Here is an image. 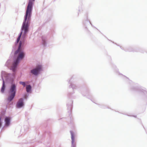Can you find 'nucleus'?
I'll list each match as a JSON object with an SVG mask.
<instances>
[{
    "mask_svg": "<svg viewBox=\"0 0 147 147\" xmlns=\"http://www.w3.org/2000/svg\"><path fill=\"white\" fill-rule=\"evenodd\" d=\"M22 42H20L18 50L15 53V56L17 57V58L11 67V69L14 71L15 70L18 63L20 60L22 59L24 57V54L22 50L21 49Z\"/></svg>",
    "mask_w": 147,
    "mask_h": 147,
    "instance_id": "nucleus-2",
    "label": "nucleus"
},
{
    "mask_svg": "<svg viewBox=\"0 0 147 147\" xmlns=\"http://www.w3.org/2000/svg\"><path fill=\"white\" fill-rule=\"evenodd\" d=\"M42 69V66L39 65L37 66V67L34 69L31 70V72L34 75H37L39 71H40Z\"/></svg>",
    "mask_w": 147,
    "mask_h": 147,
    "instance_id": "nucleus-4",
    "label": "nucleus"
},
{
    "mask_svg": "<svg viewBox=\"0 0 147 147\" xmlns=\"http://www.w3.org/2000/svg\"><path fill=\"white\" fill-rule=\"evenodd\" d=\"M20 84L22 85L24 87H25L26 85V84L24 82H19Z\"/></svg>",
    "mask_w": 147,
    "mask_h": 147,
    "instance_id": "nucleus-10",
    "label": "nucleus"
},
{
    "mask_svg": "<svg viewBox=\"0 0 147 147\" xmlns=\"http://www.w3.org/2000/svg\"><path fill=\"white\" fill-rule=\"evenodd\" d=\"M5 89V82L4 80H3V86L1 88V91L3 93L4 92V90Z\"/></svg>",
    "mask_w": 147,
    "mask_h": 147,
    "instance_id": "nucleus-9",
    "label": "nucleus"
},
{
    "mask_svg": "<svg viewBox=\"0 0 147 147\" xmlns=\"http://www.w3.org/2000/svg\"><path fill=\"white\" fill-rule=\"evenodd\" d=\"M35 0H29L28 6L26 11V14L25 17L22 27V32L20 33V35L17 40V42L18 43L19 42L22 34L24 32V34L25 35L26 34L28 31V26L26 22L27 19L28 18V20H30L31 16L32 6L33 2Z\"/></svg>",
    "mask_w": 147,
    "mask_h": 147,
    "instance_id": "nucleus-1",
    "label": "nucleus"
},
{
    "mask_svg": "<svg viewBox=\"0 0 147 147\" xmlns=\"http://www.w3.org/2000/svg\"><path fill=\"white\" fill-rule=\"evenodd\" d=\"M71 147H76V144L75 142L74 136L72 131L71 132Z\"/></svg>",
    "mask_w": 147,
    "mask_h": 147,
    "instance_id": "nucleus-5",
    "label": "nucleus"
},
{
    "mask_svg": "<svg viewBox=\"0 0 147 147\" xmlns=\"http://www.w3.org/2000/svg\"><path fill=\"white\" fill-rule=\"evenodd\" d=\"M16 91V86L15 84H12L11 86L9 92V96L7 100L9 102L11 101L15 96Z\"/></svg>",
    "mask_w": 147,
    "mask_h": 147,
    "instance_id": "nucleus-3",
    "label": "nucleus"
},
{
    "mask_svg": "<svg viewBox=\"0 0 147 147\" xmlns=\"http://www.w3.org/2000/svg\"><path fill=\"white\" fill-rule=\"evenodd\" d=\"M1 118H0V127H1V125H2V123H1Z\"/></svg>",
    "mask_w": 147,
    "mask_h": 147,
    "instance_id": "nucleus-11",
    "label": "nucleus"
},
{
    "mask_svg": "<svg viewBox=\"0 0 147 147\" xmlns=\"http://www.w3.org/2000/svg\"><path fill=\"white\" fill-rule=\"evenodd\" d=\"M5 125L7 126L9 125L10 123V118L6 117L5 118Z\"/></svg>",
    "mask_w": 147,
    "mask_h": 147,
    "instance_id": "nucleus-7",
    "label": "nucleus"
},
{
    "mask_svg": "<svg viewBox=\"0 0 147 147\" xmlns=\"http://www.w3.org/2000/svg\"><path fill=\"white\" fill-rule=\"evenodd\" d=\"M26 90L27 92H30L31 90V86L30 85H27L26 86Z\"/></svg>",
    "mask_w": 147,
    "mask_h": 147,
    "instance_id": "nucleus-8",
    "label": "nucleus"
},
{
    "mask_svg": "<svg viewBox=\"0 0 147 147\" xmlns=\"http://www.w3.org/2000/svg\"><path fill=\"white\" fill-rule=\"evenodd\" d=\"M24 105L23 99L22 98H20L18 101L17 105V107L18 108H20L22 107Z\"/></svg>",
    "mask_w": 147,
    "mask_h": 147,
    "instance_id": "nucleus-6",
    "label": "nucleus"
}]
</instances>
